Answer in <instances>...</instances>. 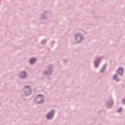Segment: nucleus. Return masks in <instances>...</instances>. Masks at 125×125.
Segmentation results:
<instances>
[{"label":"nucleus","mask_w":125,"mask_h":125,"mask_svg":"<svg viewBox=\"0 0 125 125\" xmlns=\"http://www.w3.org/2000/svg\"><path fill=\"white\" fill-rule=\"evenodd\" d=\"M73 39L76 41V43H81L84 40V35L81 32H77L74 34Z\"/></svg>","instance_id":"obj_1"},{"label":"nucleus","mask_w":125,"mask_h":125,"mask_svg":"<svg viewBox=\"0 0 125 125\" xmlns=\"http://www.w3.org/2000/svg\"><path fill=\"white\" fill-rule=\"evenodd\" d=\"M124 68L119 67L118 70L116 71L117 74H115L113 75V80L115 81L117 83H119L120 81H121V79L119 78V75L121 76V77H123L124 76Z\"/></svg>","instance_id":"obj_2"},{"label":"nucleus","mask_w":125,"mask_h":125,"mask_svg":"<svg viewBox=\"0 0 125 125\" xmlns=\"http://www.w3.org/2000/svg\"><path fill=\"white\" fill-rule=\"evenodd\" d=\"M51 15H52V12H51L50 10L46 11L42 14L41 18V20L42 21H44L47 19V18L51 17Z\"/></svg>","instance_id":"obj_3"},{"label":"nucleus","mask_w":125,"mask_h":125,"mask_svg":"<svg viewBox=\"0 0 125 125\" xmlns=\"http://www.w3.org/2000/svg\"><path fill=\"white\" fill-rule=\"evenodd\" d=\"M32 93V87L31 86L25 85L22 89V93L25 96H29Z\"/></svg>","instance_id":"obj_4"},{"label":"nucleus","mask_w":125,"mask_h":125,"mask_svg":"<svg viewBox=\"0 0 125 125\" xmlns=\"http://www.w3.org/2000/svg\"><path fill=\"white\" fill-rule=\"evenodd\" d=\"M55 114V110L52 109L46 113L45 116L47 118V120L50 121V120H52L54 118Z\"/></svg>","instance_id":"obj_5"},{"label":"nucleus","mask_w":125,"mask_h":125,"mask_svg":"<svg viewBox=\"0 0 125 125\" xmlns=\"http://www.w3.org/2000/svg\"><path fill=\"white\" fill-rule=\"evenodd\" d=\"M113 105H114V100L113 98L110 97L105 102V106L108 109H111L113 107Z\"/></svg>","instance_id":"obj_6"},{"label":"nucleus","mask_w":125,"mask_h":125,"mask_svg":"<svg viewBox=\"0 0 125 125\" xmlns=\"http://www.w3.org/2000/svg\"><path fill=\"white\" fill-rule=\"evenodd\" d=\"M53 67V65L50 64L47 67V70H45L43 72L44 76H50L52 74V68Z\"/></svg>","instance_id":"obj_7"},{"label":"nucleus","mask_w":125,"mask_h":125,"mask_svg":"<svg viewBox=\"0 0 125 125\" xmlns=\"http://www.w3.org/2000/svg\"><path fill=\"white\" fill-rule=\"evenodd\" d=\"M102 60V57L97 56L96 57L94 62V65L95 68H98L99 67V64H100V62Z\"/></svg>","instance_id":"obj_8"},{"label":"nucleus","mask_w":125,"mask_h":125,"mask_svg":"<svg viewBox=\"0 0 125 125\" xmlns=\"http://www.w3.org/2000/svg\"><path fill=\"white\" fill-rule=\"evenodd\" d=\"M20 80H25L28 77V73L25 70L21 71L19 74Z\"/></svg>","instance_id":"obj_9"},{"label":"nucleus","mask_w":125,"mask_h":125,"mask_svg":"<svg viewBox=\"0 0 125 125\" xmlns=\"http://www.w3.org/2000/svg\"><path fill=\"white\" fill-rule=\"evenodd\" d=\"M35 101L37 102L38 104H42L43 103V99L42 95L39 94L35 97Z\"/></svg>","instance_id":"obj_10"},{"label":"nucleus","mask_w":125,"mask_h":125,"mask_svg":"<svg viewBox=\"0 0 125 125\" xmlns=\"http://www.w3.org/2000/svg\"><path fill=\"white\" fill-rule=\"evenodd\" d=\"M106 68H107V64H104L101 69H100V71L101 73H103L104 72H105V70H106Z\"/></svg>","instance_id":"obj_11"},{"label":"nucleus","mask_w":125,"mask_h":125,"mask_svg":"<svg viewBox=\"0 0 125 125\" xmlns=\"http://www.w3.org/2000/svg\"><path fill=\"white\" fill-rule=\"evenodd\" d=\"M47 42V41L46 40L43 39L41 40L40 43H41V44H42V45H45V44H46Z\"/></svg>","instance_id":"obj_12"},{"label":"nucleus","mask_w":125,"mask_h":125,"mask_svg":"<svg viewBox=\"0 0 125 125\" xmlns=\"http://www.w3.org/2000/svg\"><path fill=\"white\" fill-rule=\"evenodd\" d=\"M36 62V58H32L30 60V64H34Z\"/></svg>","instance_id":"obj_13"},{"label":"nucleus","mask_w":125,"mask_h":125,"mask_svg":"<svg viewBox=\"0 0 125 125\" xmlns=\"http://www.w3.org/2000/svg\"><path fill=\"white\" fill-rule=\"evenodd\" d=\"M122 111H123V108L120 107V108H118L117 112L118 113H121V112H122Z\"/></svg>","instance_id":"obj_14"},{"label":"nucleus","mask_w":125,"mask_h":125,"mask_svg":"<svg viewBox=\"0 0 125 125\" xmlns=\"http://www.w3.org/2000/svg\"><path fill=\"white\" fill-rule=\"evenodd\" d=\"M63 62L64 63H67L68 62V61L67 60H63Z\"/></svg>","instance_id":"obj_15"}]
</instances>
